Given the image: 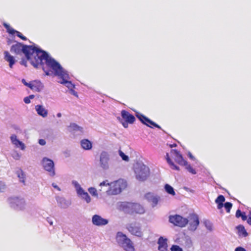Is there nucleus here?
I'll return each instance as SVG.
<instances>
[{
    "label": "nucleus",
    "instance_id": "nucleus-42",
    "mask_svg": "<svg viewBox=\"0 0 251 251\" xmlns=\"http://www.w3.org/2000/svg\"><path fill=\"white\" fill-rule=\"evenodd\" d=\"M20 146L22 150H25V144L21 141L18 144V147Z\"/></svg>",
    "mask_w": 251,
    "mask_h": 251
},
{
    "label": "nucleus",
    "instance_id": "nucleus-35",
    "mask_svg": "<svg viewBox=\"0 0 251 251\" xmlns=\"http://www.w3.org/2000/svg\"><path fill=\"white\" fill-rule=\"evenodd\" d=\"M15 34H16V35L20 38L21 39L24 41H26L27 40V38L24 36L20 32L16 31L15 32Z\"/></svg>",
    "mask_w": 251,
    "mask_h": 251
},
{
    "label": "nucleus",
    "instance_id": "nucleus-41",
    "mask_svg": "<svg viewBox=\"0 0 251 251\" xmlns=\"http://www.w3.org/2000/svg\"><path fill=\"white\" fill-rule=\"evenodd\" d=\"M38 143L40 145L44 146L46 144V142L45 140L41 139L39 140Z\"/></svg>",
    "mask_w": 251,
    "mask_h": 251
},
{
    "label": "nucleus",
    "instance_id": "nucleus-33",
    "mask_svg": "<svg viewBox=\"0 0 251 251\" xmlns=\"http://www.w3.org/2000/svg\"><path fill=\"white\" fill-rule=\"evenodd\" d=\"M89 192L94 196H97L98 194L97 192V190L94 187H90L88 189Z\"/></svg>",
    "mask_w": 251,
    "mask_h": 251
},
{
    "label": "nucleus",
    "instance_id": "nucleus-56",
    "mask_svg": "<svg viewBox=\"0 0 251 251\" xmlns=\"http://www.w3.org/2000/svg\"><path fill=\"white\" fill-rule=\"evenodd\" d=\"M57 117H60L61 116V114L60 113H59L57 114Z\"/></svg>",
    "mask_w": 251,
    "mask_h": 251
},
{
    "label": "nucleus",
    "instance_id": "nucleus-47",
    "mask_svg": "<svg viewBox=\"0 0 251 251\" xmlns=\"http://www.w3.org/2000/svg\"><path fill=\"white\" fill-rule=\"evenodd\" d=\"M31 84H32V81L30 82L29 83L26 82L25 85L26 86H27L28 87H29L30 89Z\"/></svg>",
    "mask_w": 251,
    "mask_h": 251
},
{
    "label": "nucleus",
    "instance_id": "nucleus-12",
    "mask_svg": "<svg viewBox=\"0 0 251 251\" xmlns=\"http://www.w3.org/2000/svg\"><path fill=\"white\" fill-rule=\"evenodd\" d=\"M171 155L175 161L179 165L186 164V161L184 159L180 152L176 149H173L170 151Z\"/></svg>",
    "mask_w": 251,
    "mask_h": 251
},
{
    "label": "nucleus",
    "instance_id": "nucleus-21",
    "mask_svg": "<svg viewBox=\"0 0 251 251\" xmlns=\"http://www.w3.org/2000/svg\"><path fill=\"white\" fill-rule=\"evenodd\" d=\"M43 86L40 81L34 80L32 81L30 89L37 92H40L43 88Z\"/></svg>",
    "mask_w": 251,
    "mask_h": 251
},
{
    "label": "nucleus",
    "instance_id": "nucleus-1",
    "mask_svg": "<svg viewBox=\"0 0 251 251\" xmlns=\"http://www.w3.org/2000/svg\"><path fill=\"white\" fill-rule=\"evenodd\" d=\"M10 51L15 55H20L23 53L31 64L36 68L40 66L43 68V65H45L50 58L46 51L35 46L24 45L19 42L13 45Z\"/></svg>",
    "mask_w": 251,
    "mask_h": 251
},
{
    "label": "nucleus",
    "instance_id": "nucleus-6",
    "mask_svg": "<svg viewBox=\"0 0 251 251\" xmlns=\"http://www.w3.org/2000/svg\"><path fill=\"white\" fill-rule=\"evenodd\" d=\"M136 178L140 181L146 180L150 176L149 168L144 165L139 166L135 171Z\"/></svg>",
    "mask_w": 251,
    "mask_h": 251
},
{
    "label": "nucleus",
    "instance_id": "nucleus-57",
    "mask_svg": "<svg viewBox=\"0 0 251 251\" xmlns=\"http://www.w3.org/2000/svg\"><path fill=\"white\" fill-rule=\"evenodd\" d=\"M49 223H50V225H52L53 222L52 221H48Z\"/></svg>",
    "mask_w": 251,
    "mask_h": 251
},
{
    "label": "nucleus",
    "instance_id": "nucleus-19",
    "mask_svg": "<svg viewBox=\"0 0 251 251\" xmlns=\"http://www.w3.org/2000/svg\"><path fill=\"white\" fill-rule=\"evenodd\" d=\"M158 248L159 251H167V240L163 237H160L158 240Z\"/></svg>",
    "mask_w": 251,
    "mask_h": 251
},
{
    "label": "nucleus",
    "instance_id": "nucleus-3",
    "mask_svg": "<svg viewBox=\"0 0 251 251\" xmlns=\"http://www.w3.org/2000/svg\"><path fill=\"white\" fill-rule=\"evenodd\" d=\"M116 241L126 251H135L134 247L131 240L126 234L118 232L116 235Z\"/></svg>",
    "mask_w": 251,
    "mask_h": 251
},
{
    "label": "nucleus",
    "instance_id": "nucleus-39",
    "mask_svg": "<svg viewBox=\"0 0 251 251\" xmlns=\"http://www.w3.org/2000/svg\"><path fill=\"white\" fill-rule=\"evenodd\" d=\"M110 183H109L108 182L107 180H105V181H103L102 182H101L100 184V186H110Z\"/></svg>",
    "mask_w": 251,
    "mask_h": 251
},
{
    "label": "nucleus",
    "instance_id": "nucleus-54",
    "mask_svg": "<svg viewBox=\"0 0 251 251\" xmlns=\"http://www.w3.org/2000/svg\"><path fill=\"white\" fill-rule=\"evenodd\" d=\"M176 146V144H174L170 145V147L171 148L175 147Z\"/></svg>",
    "mask_w": 251,
    "mask_h": 251
},
{
    "label": "nucleus",
    "instance_id": "nucleus-24",
    "mask_svg": "<svg viewBox=\"0 0 251 251\" xmlns=\"http://www.w3.org/2000/svg\"><path fill=\"white\" fill-rule=\"evenodd\" d=\"M225 201V198L223 195H219L215 200V202L217 204V208L219 209H221L223 206V202Z\"/></svg>",
    "mask_w": 251,
    "mask_h": 251
},
{
    "label": "nucleus",
    "instance_id": "nucleus-14",
    "mask_svg": "<svg viewBox=\"0 0 251 251\" xmlns=\"http://www.w3.org/2000/svg\"><path fill=\"white\" fill-rule=\"evenodd\" d=\"M75 183L77 194L82 199L85 200L87 203H89L91 201V199L88 193L85 192L80 186L77 183V182H75Z\"/></svg>",
    "mask_w": 251,
    "mask_h": 251
},
{
    "label": "nucleus",
    "instance_id": "nucleus-51",
    "mask_svg": "<svg viewBox=\"0 0 251 251\" xmlns=\"http://www.w3.org/2000/svg\"><path fill=\"white\" fill-rule=\"evenodd\" d=\"M188 156L190 158L192 159H194V156L192 155V154H191V153L190 152H189L188 153Z\"/></svg>",
    "mask_w": 251,
    "mask_h": 251
},
{
    "label": "nucleus",
    "instance_id": "nucleus-49",
    "mask_svg": "<svg viewBox=\"0 0 251 251\" xmlns=\"http://www.w3.org/2000/svg\"><path fill=\"white\" fill-rule=\"evenodd\" d=\"M13 158L16 159H19L20 157V155L18 153H16L15 156H13Z\"/></svg>",
    "mask_w": 251,
    "mask_h": 251
},
{
    "label": "nucleus",
    "instance_id": "nucleus-4",
    "mask_svg": "<svg viewBox=\"0 0 251 251\" xmlns=\"http://www.w3.org/2000/svg\"><path fill=\"white\" fill-rule=\"evenodd\" d=\"M123 208L125 212L130 215L142 214L145 212L141 205L136 203L126 202L123 205Z\"/></svg>",
    "mask_w": 251,
    "mask_h": 251
},
{
    "label": "nucleus",
    "instance_id": "nucleus-20",
    "mask_svg": "<svg viewBox=\"0 0 251 251\" xmlns=\"http://www.w3.org/2000/svg\"><path fill=\"white\" fill-rule=\"evenodd\" d=\"M35 110L39 115L44 118L48 116V110H46L42 105H36Z\"/></svg>",
    "mask_w": 251,
    "mask_h": 251
},
{
    "label": "nucleus",
    "instance_id": "nucleus-22",
    "mask_svg": "<svg viewBox=\"0 0 251 251\" xmlns=\"http://www.w3.org/2000/svg\"><path fill=\"white\" fill-rule=\"evenodd\" d=\"M4 59L6 61L9 62V67L12 68L13 65L15 64V61L14 57L10 54L8 51H5L4 52Z\"/></svg>",
    "mask_w": 251,
    "mask_h": 251
},
{
    "label": "nucleus",
    "instance_id": "nucleus-16",
    "mask_svg": "<svg viewBox=\"0 0 251 251\" xmlns=\"http://www.w3.org/2000/svg\"><path fill=\"white\" fill-rule=\"evenodd\" d=\"M145 197L146 199L151 203L152 207L157 205L160 198L158 196H155L151 193H147L145 194Z\"/></svg>",
    "mask_w": 251,
    "mask_h": 251
},
{
    "label": "nucleus",
    "instance_id": "nucleus-28",
    "mask_svg": "<svg viewBox=\"0 0 251 251\" xmlns=\"http://www.w3.org/2000/svg\"><path fill=\"white\" fill-rule=\"evenodd\" d=\"M18 177L19 178L20 181L25 183V175L23 171L20 169L17 172Z\"/></svg>",
    "mask_w": 251,
    "mask_h": 251
},
{
    "label": "nucleus",
    "instance_id": "nucleus-45",
    "mask_svg": "<svg viewBox=\"0 0 251 251\" xmlns=\"http://www.w3.org/2000/svg\"><path fill=\"white\" fill-rule=\"evenodd\" d=\"M128 124H129V123H127V122L125 121L124 122L122 123V125H123V126L125 128H127L128 127Z\"/></svg>",
    "mask_w": 251,
    "mask_h": 251
},
{
    "label": "nucleus",
    "instance_id": "nucleus-27",
    "mask_svg": "<svg viewBox=\"0 0 251 251\" xmlns=\"http://www.w3.org/2000/svg\"><path fill=\"white\" fill-rule=\"evenodd\" d=\"M165 189L166 192L172 196H175L176 195V193L174 191V188L170 185L166 184L165 185Z\"/></svg>",
    "mask_w": 251,
    "mask_h": 251
},
{
    "label": "nucleus",
    "instance_id": "nucleus-26",
    "mask_svg": "<svg viewBox=\"0 0 251 251\" xmlns=\"http://www.w3.org/2000/svg\"><path fill=\"white\" fill-rule=\"evenodd\" d=\"M237 229L239 235H242L244 237H246L248 235V233L243 225H239L237 226Z\"/></svg>",
    "mask_w": 251,
    "mask_h": 251
},
{
    "label": "nucleus",
    "instance_id": "nucleus-29",
    "mask_svg": "<svg viewBox=\"0 0 251 251\" xmlns=\"http://www.w3.org/2000/svg\"><path fill=\"white\" fill-rule=\"evenodd\" d=\"M236 217L237 218L241 217L243 221H245L247 219V217L246 215V214L245 212H242L241 211L240 209H238L235 214Z\"/></svg>",
    "mask_w": 251,
    "mask_h": 251
},
{
    "label": "nucleus",
    "instance_id": "nucleus-31",
    "mask_svg": "<svg viewBox=\"0 0 251 251\" xmlns=\"http://www.w3.org/2000/svg\"><path fill=\"white\" fill-rule=\"evenodd\" d=\"M3 25L6 29L7 32H8L10 34H14L16 30H14L13 28L10 27V26L7 24L4 23L3 24Z\"/></svg>",
    "mask_w": 251,
    "mask_h": 251
},
{
    "label": "nucleus",
    "instance_id": "nucleus-7",
    "mask_svg": "<svg viewBox=\"0 0 251 251\" xmlns=\"http://www.w3.org/2000/svg\"><path fill=\"white\" fill-rule=\"evenodd\" d=\"M169 221L175 226L181 227L185 226L189 222L187 218H183L178 215L170 216L169 217Z\"/></svg>",
    "mask_w": 251,
    "mask_h": 251
},
{
    "label": "nucleus",
    "instance_id": "nucleus-25",
    "mask_svg": "<svg viewBox=\"0 0 251 251\" xmlns=\"http://www.w3.org/2000/svg\"><path fill=\"white\" fill-rule=\"evenodd\" d=\"M166 159L167 160V163L169 164L170 167L175 170H179V168L176 165L171 159L170 157L169 153H167L166 154Z\"/></svg>",
    "mask_w": 251,
    "mask_h": 251
},
{
    "label": "nucleus",
    "instance_id": "nucleus-11",
    "mask_svg": "<svg viewBox=\"0 0 251 251\" xmlns=\"http://www.w3.org/2000/svg\"><path fill=\"white\" fill-rule=\"evenodd\" d=\"M136 116L143 124L146 125V126L151 127H152V126H153L160 128L159 126H158L153 121H151L144 115L140 113H137Z\"/></svg>",
    "mask_w": 251,
    "mask_h": 251
},
{
    "label": "nucleus",
    "instance_id": "nucleus-30",
    "mask_svg": "<svg viewBox=\"0 0 251 251\" xmlns=\"http://www.w3.org/2000/svg\"><path fill=\"white\" fill-rule=\"evenodd\" d=\"M180 165L185 166V168L187 170V171H189L192 174H196V170L194 168H193L191 165L188 164L187 161L186 164H181Z\"/></svg>",
    "mask_w": 251,
    "mask_h": 251
},
{
    "label": "nucleus",
    "instance_id": "nucleus-32",
    "mask_svg": "<svg viewBox=\"0 0 251 251\" xmlns=\"http://www.w3.org/2000/svg\"><path fill=\"white\" fill-rule=\"evenodd\" d=\"M224 206L227 212L229 213L232 206V204L229 202H226L224 204Z\"/></svg>",
    "mask_w": 251,
    "mask_h": 251
},
{
    "label": "nucleus",
    "instance_id": "nucleus-2",
    "mask_svg": "<svg viewBox=\"0 0 251 251\" xmlns=\"http://www.w3.org/2000/svg\"><path fill=\"white\" fill-rule=\"evenodd\" d=\"M43 70L47 75H53L62 79L60 83L65 84L69 89L72 90L75 85L70 81L69 75L60 64L53 58H50L47 61L45 65H43Z\"/></svg>",
    "mask_w": 251,
    "mask_h": 251
},
{
    "label": "nucleus",
    "instance_id": "nucleus-10",
    "mask_svg": "<svg viewBox=\"0 0 251 251\" xmlns=\"http://www.w3.org/2000/svg\"><path fill=\"white\" fill-rule=\"evenodd\" d=\"M9 201L12 207L19 208L20 209H22L25 204L24 199L19 197L10 198Z\"/></svg>",
    "mask_w": 251,
    "mask_h": 251
},
{
    "label": "nucleus",
    "instance_id": "nucleus-5",
    "mask_svg": "<svg viewBox=\"0 0 251 251\" xmlns=\"http://www.w3.org/2000/svg\"><path fill=\"white\" fill-rule=\"evenodd\" d=\"M127 186L126 182L123 179H119L110 184V187L107 191L109 195H117Z\"/></svg>",
    "mask_w": 251,
    "mask_h": 251
},
{
    "label": "nucleus",
    "instance_id": "nucleus-43",
    "mask_svg": "<svg viewBox=\"0 0 251 251\" xmlns=\"http://www.w3.org/2000/svg\"><path fill=\"white\" fill-rule=\"evenodd\" d=\"M24 101L25 103H29L30 102V99L28 97H25L24 99Z\"/></svg>",
    "mask_w": 251,
    "mask_h": 251
},
{
    "label": "nucleus",
    "instance_id": "nucleus-9",
    "mask_svg": "<svg viewBox=\"0 0 251 251\" xmlns=\"http://www.w3.org/2000/svg\"><path fill=\"white\" fill-rule=\"evenodd\" d=\"M42 165L44 169L49 172L50 176L55 175L54 163L52 160L44 157L42 160Z\"/></svg>",
    "mask_w": 251,
    "mask_h": 251
},
{
    "label": "nucleus",
    "instance_id": "nucleus-23",
    "mask_svg": "<svg viewBox=\"0 0 251 251\" xmlns=\"http://www.w3.org/2000/svg\"><path fill=\"white\" fill-rule=\"evenodd\" d=\"M80 145L81 147L85 150H89L92 148L91 142L86 139L82 140L80 142Z\"/></svg>",
    "mask_w": 251,
    "mask_h": 251
},
{
    "label": "nucleus",
    "instance_id": "nucleus-38",
    "mask_svg": "<svg viewBox=\"0 0 251 251\" xmlns=\"http://www.w3.org/2000/svg\"><path fill=\"white\" fill-rule=\"evenodd\" d=\"M27 60H28L26 58H22L20 61V64L22 65H24L25 67L27 66Z\"/></svg>",
    "mask_w": 251,
    "mask_h": 251
},
{
    "label": "nucleus",
    "instance_id": "nucleus-18",
    "mask_svg": "<svg viewBox=\"0 0 251 251\" xmlns=\"http://www.w3.org/2000/svg\"><path fill=\"white\" fill-rule=\"evenodd\" d=\"M121 116L125 121L130 124H132L135 120L134 116L125 110L121 111Z\"/></svg>",
    "mask_w": 251,
    "mask_h": 251
},
{
    "label": "nucleus",
    "instance_id": "nucleus-55",
    "mask_svg": "<svg viewBox=\"0 0 251 251\" xmlns=\"http://www.w3.org/2000/svg\"><path fill=\"white\" fill-rule=\"evenodd\" d=\"M22 81L24 85H25V84H26V83L27 82H26V81H25V79H22Z\"/></svg>",
    "mask_w": 251,
    "mask_h": 251
},
{
    "label": "nucleus",
    "instance_id": "nucleus-50",
    "mask_svg": "<svg viewBox=\"0 0 251 251\" xmlns=\"http://www.w3.org/2000/svg\"><path fill=\"white\" fill-rule=\"evenodd\" d=\"M20 142V141L17 139L15 142L13 143V144H14L16 146L18 147V144H19Z\"/></svg>",
    "mask_w": 251,
    "mask_h": 251
},
{
    "label": "nucleus",
    "instance_id": "nucleus-17",
    "mask_svg": "<svg viewBox=\"0 0 251 251\" xmlns=\"http://www.w3.org/2000/svg\"><path fill=\"white\" fill-rule=\"evenodd\" d=\"M190 226L192 230H195L199 225V219L196 214H192L189 216Z\"/></svg>",
    "mask_w": 251,
    "mask_h": 251
},
{
    "label": "nucleus",
    "instance_id": "nucleus-34",
    "mask_svg": "<svg viewBox=\"0 0 251 251\" xmlns=\"http://www.w3.org/2000/svg\"><path fill=\"white\" fill-rule=\"evenodd\" d=\"M171 250V251H183L182 249L177 245H173Z\"/></svg>",
    "mask_w": 251,
    "mask_h": 251
},
{
    "label": "nucleus",
    "instance_id": "nucleus-58",
    "mask_svg": "<svg viewBox=\"0 0 251 251\" xmlns=\"http://www.w3.org/2000/svg\"><path fill=\"white\" fill-rule=\"evenodd\" d=\"M73 94H74V95H75V96H77V95H76V92H75V91H73Z\"/></svg>",
    "mask_w": 251,
    "mask_h": 251
},
{
    "label": "nucleus",
    "instance_id": "nucleus-48",
    "mask_svg": "<svg viewBox=\"0 0 251 251\" xmlns=\"http://www.w3.org/2000/svg\"><path fill=\"white\" fill-rule=\"evenodd\" d=\"M31 84H32V81L30 82L29 83L26 82L25 85L26 86H27L28 87H29L30 89Z\"/></svg>",
    "mask_w": 251,
    "mask_h": 251
},
{
    "label": "nucleus",
    "instance_id": "nucleus-44",
    "mask_svg": "<svg viewBox=\"0 0 251 251\" xmlns=\"http://www.w3.org/2000/svg\"><path fill=\"white\" fill-rule=\"evenodd\" d=\"M235 251H246V250L243 247H238L235 249Z\"/></svg>",
    "mask_w": 251,
    "mask_h": 251
},
{
    "label": "nucleus",
    "instance_id": "nucleus-37",
    "mask_svg": "<svg viewBox=\"0 0 251 251\" xmlns=\"http://www.w3.org/2000/svg\"><path fill=\"white\" fill-rule=\"evenodd\" d=\"M5 189V185L4 183L0 181V192H2Z\"/></svg>",
    "mask_w": 251,
    "mask_h": 251
},
{
    "label": "nucleus",
    "instance_id": "nucleus-53",
    "mask_svg": "<svg viewBox=\"0 0 251 251\" xmlns=\"http://www.w3.org/2000/svg\"><path fill=\"white\" fill-rule=\"evenodd\" d=\"M28 97L31 100L34 98V95H31L29 96Z\"/></svg>",
    "mask_w": 251,
    "mask_h": 251
},
{
    "label": "nucleus",
    "instance_id": "nucleus-52",
    "mask_svg": "<svg viewBox=\"0 0 251 251\" xmlns=\"http://www.w3.org/2000/svg\"><path fill=\"white\" fill-rule=\"evenodd\" d=\"M52 186L54 188H56L57 189H58V190H60V188L56 185L54 184H52Z\"/></svg>",
    "mask_w": 251,
    "mask_h": 251
},
{
    "label": "nucleus",
    "instance_id": "nucleus-15",
    "mask_svg": "<svg viewBox=\"0 0 251 251\" xmlns=\"http://www.w3.org/2000/svg\"><path fill=\"white\" fill-rule=\"evenodd\" d=\"M92 222L93 225L100 226L107 225L108 223V220L102 218L100 215H94L92 217Z\"/></svg>",
    "mask_w": 251,
    "mask_h": 251
},
{
    "label": "nucleus",
    "instance_id": "nucleus-36",
    "mask_svg": "<svg viewBox=\"0 0 251 251\" xmlns=\"http://www.w3.org/2000/svg\"><path fill=\"white\" fill-rule=\"evenodd\" d=\"M119 154L120 156L122 158L123 160L125 161H128V157L123 152H122L121 151H119Z\"/></svg>",
    "mask_w": 251,
    "mask_h": 251
},
{
    "label": "nucleus",
    "instance_id": "nucleus-46",
    "mask_svg": "<svg viewBox=\"0 0 251 251\" xmlns=\"http://www.w3.org/2000/svg\"><path fill=\"white\" fill-rule=\"evenodd\" d=\"M247 220L248 223L251 225V214L249 215L248 219Z\"/></svg>",
    "mask_w": 251,
    "mask_h": 251
},
{
    "label": "nucleus",
    "instance_id": "nucleus-13",
    "mask_svg": "<svg viewBox=\"0 0 251 251\" xmlns=\"http://www.w3.org/2000/svg\"><path fill=\"white\" fill-rule=\"evenodd\" d=\"M109 161V155L107 152L102 151L100 155V167L103 169L108 168V162Z\"/></svg>",
    "mask_w": 251,
    "mask_h": 251
},
{
    "label": "nucleus",
    "instance_id": "nucleus-40",
    "mask_svg": "<svg viewBox=\"0 0 251 251\" xmlns=\"http://www.w3.org/2000/svg\"><path fill=\"white\" fill-rule=\"evenodd\" d=\"M10 138H11V140L13 144L14 142H15L16 141V140H17V136L16 135H12L11 136Z\"/></svg>",
    "mask_w": 251,
    "mask_h": 251
},
{
    "label": "nucleus",
    "instance_id": "nucleus-8",
    "mask_svg": "<svg viewBox=\"0 0 251 251\" xmlns=\"http://www.w3.org/2000/svg\"><path fill=\"white\" fill-rule=\"evenodd\" d=\"M126 228L132 235L137 237H142L143 234L139 224L136 223H131L126 226Z\"/></svg>",
    "mask_w": 251,
    "mask_h": 251
}]
</instances>
